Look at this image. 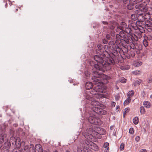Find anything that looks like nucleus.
Wrapping results in <instances>:
<instances>
[{"mask_svg":"<svg viewBox=\"0 0 152 152\" xmlns=\"http://www.w3.org/2000/svg\"><path fill=\"white\" fill-rule=\"evenodd\" d=\"M94 60L97 62V64H95L93 61L88 62V64L92 66H94L97 70L93 72V75L91 78L94 81V84L98 86L96 87V92H102V90L101 88L104 84L102 80L104 79V77L106 76L104 74H103L104 69H111V66L115 64V62L113 60L109 59L105 60L103 57H102L98 55H96L94 56Z\"/></svg>","mask_w":152,"mask_h":152,"instance_id":"1","label":"nucleus"},{"mask_svg":"<svg viewBox=\"0 0 152 152\" xmlns=\"http://www.w3.org/2000/svg\"><path fill=\"white\" fill-rule=\"evenodd\" d=\"M91 99L86 94V99H88V101L86 100V103L90 104L93 106L91 108L92 111L99 115H105L107 113V112L102 109L104 106L102 104L96 100L91 101Z\"/></svg>","mask_w":152,"mask_h":152,"instance_id":"2","label":"nucleus"},{"mask_svg":"<svg viewBox=\"0 0 152 152\" xmlns=\"http://www.w3.org/2000/svg\"><path fill=\"white\" fill-rule=\"evenodd\" d=\"M98 48L96 50V53L97 54H99V56H101L104 58L106 60L107 58H110L109 54L107 51V49L108 48V46L104 45L103 46L101 44H99L98 45Z\"/></svg>","mask_w":152,"mask_h":152,"instance_id":"3","label":"nucleus"},{"mask_svg":"<svg viewBox=\"0 0 152 152\" xmlns=\"http://www.w3.org/2000/svg\"><path fill=\"white\" fill-rule=\"evenodd\" d=\"M109 47L110 49L114 51L113 53L109 54L110 58H107V59H109L111 61L113 60L115 62L114 60L116 57L118 56L117 49V46H116L115 42L113 41H110L108 44Z\"/></svg>","mask_w":152,"mask_h":152,"instance_id":"4","label":"nucleus"},{"mask_svg":"<svg viewBox=\"0 0 152 152\" xmlns=\"http://www.w3.org/2000/svg\"><path fill=\"white\" fill-rule=\"evenodd\" d=\"M95 130V138H101V135H104L105 134L106 131L103 129L99 127H96L94 128Z\"/></svg>","mask_w":152,"mask_h":152,"instance_id":"5","label":"nucleus"},{"mask_svg":"<svg viewBox=\"0 0 152 152\" xmlns=\"http://www.w3.org/2000/svg\"><path fill=\"white\" fill-rule=\"evenodd\" d=\"M95 130H94L92 128H89L88 129L86 130V138L88 139V138L92 139L93 137L95 138Z\"/></svg>","mask_w":152,"mask_h":152,"instance_id":"6","label":"nucleus"},{"mask_svg":"<svg viewBox=\"0 0 152 152\" xmlns=\"http://www.w3.org/2000/svg\"><path fill=\"white\" fill-rule=\"evenodd\" d=\"M90 148L94 151H97L98 149V146L97 145L90 141H87L86 142V148Z\"/></svg>","mask_w":152,"mask_h":152,"instance_id":"7","label":"nucleus"},{"mask_svg":"<svg viewBox=\"0 0 152 152\" xmlns=\"http://www.w3.org/2000/svg\"><path fill=\"white\" fill-rule=\"evenodd\" d=\"M135 6V8L136 9H138L137 11L138 13L140 11L145 12L146 10V7L142 4H137Z\"/></svg>","mask_w":152,"mask_h":152,"instance_id":"8","label":"nucleus"},{"mask_svg":"<svg viewBox=\"0 0 152 152\" xmlns=\"http://www.w3.org/2000/svg\"><path fill=\"white\" fill-rule=\"evenodd\" d=\"M138 15V19H139L141 22H143L144 21L145 22L146 20H148L147 19L148 17L149 18L150 17V15L148 14H147V12H146V13H144V14L142 13H140Z\"/></svg>","mask_w":152,"mask_h":152,"instance_id":"9","label":"nucleus"},{"mask_svg":"<svg viewBox=\"0 0 152 152\" xmlns=\"http://www.w3.org/2000/svg\"><path fill=\"white\" fill-rule=\"evenodd\" d=\"M132 27L134 29H136L137 28L135 23L134 25L133 24H132V25H129L123 31L128 34H132Z\"/></svg>","mask_w":152,"mask_h":152,"instance_id":"10","label":"nucleus"},{"mask_svg":"<svg viewBox=\"0 0 152 152\" xmlns=\"http://www.w3.org/2000/svg\"><path fill=\"white\" fill-rule=\"evenodd\" d=\"M10 144L9 142H5L3 145V148L1 149V152H8Z\"/></svg>","mask_w":152,"mask_h":152,"instance_id":"11","label":"nucleus"},{"mask_svg":"<svg viewBox=\"0 0 152 152\" xmlns=\"http://www.w3.org/2000/svg\"><path fill=\"white\" fill-rule=\"evenodd\" d=\"M132 47H132V46H131V48L132 50H131L130 53H129V57H127L128 58H130L131 56L132 57H134L135 56V51H136V50H138L137 49H136L134 45L132 46Z\"/></svg>","mask_w":152,"mask_h":152,"instance_id":"12","label":"nucleus"},{"mask_svg":"<svg viewBox=\"0 0 152 152\" xmlns=\"http://www.w3.org/2000/svg\"><path fill=\"white\" fill-rule=\"evenodd\" d=\"M136 4L134 1L133 0H129V4L127 6V8L129 10L133 9L135 7L134 5Z\"/></svg>","mask_w":152,"mask_h":152,"instance_id":"13","label":"nucleus"},{"mask_svg":"<svg viewBox=\"0 0 152 152\" xmlns=\"http://www.w3.org/2000/svg\"><path fill=\"white\" fill-rule=\"evenodd\" d=\"M142 33L139 30L136 31L134 34H133L134 36L136 37V39L138 40V39H140L142 37Z\"/></svg>","mask_w":152,"mask_h":152,"instance_id":"14","label":"nucleus"},{"mask_svg":"<svg viewBox=\"0 0 152 152\" xmlns=\"http://www.w3.org/2000/svg\"><path fill=\"white\" fill-rule=\"evenodd\" d=\"M128 26L126 23L122 22L121 23L120 25L118 26V28H119L121 30L124 31Z\"/></svg>","mask_w":152,"mask_h":152,"instance_id":"15","label":"nucleus"},{"mask_svg":"<svg viewBox=\"0 0 152 152\" xmlns=\"http://www.w3.org/2000/svg\"><path fill=\"white\" fill-rule=\"evenodd\" d=\"M35 152L37 151V152H43L42 146L40 144L36 145L35 147Z\"/></svg>","mask_w":152,"mask_h":152,"instance_id":"16","label":"nucleus"},{"mask_svg":"<svg viewBox=\"0 0 152 152\" xmlns=\"http://www.w3.org/2000/svg\"><path fill=\"white\" fill-rule=\"evenodd\" d=\"M94 120L93 124L99 125L102 124V122L101 121L100 119L98 118L95 117Z\"/></svg>","mask_w":152,"mask_h":152,"instance_id":"17","label":"nucleus"},{"mask_svg":"<svg viewBox=\"0 0 152 152\" xmlns=\"http://www.w3.org/2000/svg\"><path fill=\"white\" fill-rule=\"evenodd\" d=\"M145 26L148 27H151L152 26V18H150L148 20H146L145 22Z\"/></svg>","mask_w":152,"mask_h":152,"instance_id":"18","label":"nucleus"},{"mask_svg":"<svg viewBox=\"0 0 152 152\" xmlns=\"http://www.w3.org/2000/svg\"><path fill=\"white\" fill-rule=\"evenodd\" d=\"M117 49H118L119 51H121L122 50L123 53H126L128 52V48H120L119 45H117Z\"/></svg>","mask_w":152,"mask_h":152,"instance_id":"19","label":"nucleus"},{"mask_svg":"<svg viewBox=\"0 0 152 152\" xmlns=\"http://www.w3.org/2000/svg\"><path fill=\"white\" fill-rule=\"evenodd\" d=\"M93 84L91 82H86V89H90L92 88Z\"/></svg>","mask_w":152,"mask_h":152,"instance_id":"20","label":"nucleus"},{"mask_svg":"<svg viewBox=\"0 0 152 152\" xmlns=\"http://www.w3.org/2000/svg\"><path fill=\"white\" fill-rule=\"evenodd\" d=\"M120 43L122 45V48H128L127 43L123 39H120Z\"/></svg>","mask_w":152,"mask_h":152,"instance_id":"21","label":"nucleus"},{"mask_svg":"<svg viewBox=\"0 0 152 152\" xmlns=\"http://www.w3.org/2000/svg\"><path fill=\"white\" fill-rule=\"evenodd\" d=\"M146 11L145 12H147V14H148L149 15H152V8H147L146 7Z\"/></svg>","mask_w":152,"mask_h":152,"instance_id":"22","label":"nucleus"},{"mask_svg":"<svg viewBox=\"0 0 152 152\" xmlns=\"http://www.w3.org/2000/svg\"><path fill=\"white\" fill-rule=\"evenodd\" d=\"M95 117L94 116H90L88 118V121L90 122L91 124H93L94 122V121L95 120L94 119H95Z\"/></svg>","mask_w":152,"mask_h":152,"instance_id":"23","label":"nucleus"},{"mask_svg":"<svg viewBox=\"0 0 152 152\" xmlns=\"http://www.w3.org/2000/svg\"><path fill=\"white\" fill-rule=\"evenodd\" d=\"M130 42H134V41H137L138 40L136 39V37L134 36L133 34H132V35H130Z\"/></svg>","mask_w":152,"mask_h":152,"instance_id":"24","label":"nucleus"},{"mask_svg":"<svg viewBox=\"0 0 152 152\" xmlns=\"http://www.w3.org/2000/svg\"><path fill=\"white\" fill-rule=\"evenodd\" d=\"M130 35L129 36H127L126 37H125L124 39H123L128 44L130 42Z\"/></svg>","mask_w":152,"mask_h":152,"instance_id":"25","label":"nucleus"},{"mask_svg":"<svg viewBox=\"0 0 152 152\" xmlns=\"http://www.w3.org/2000/svg\"><path fill=\"white\" fill-rule=\"evenodd\" d=\"M134 94V91H131L129 92L127 94V96L128 98H130L132 97Z\"/></svg>","mask_w":152,"mask_h":152,"instance_id":"26","label":"nucleus"},{"mask_svg":"<svg viewBox=\"0 0 152 152\" xmlns=\"http://www.w3.org/2000/svg\"><path fill=\"white\" fill-rule=\"evenodd\" d=\"M143 105L146 108H149L150 107V103L148 101H145L143 103Z\"/></svg>","mask_w":152,"mask_h":152,"instance_id":"27","label":"nucleus"},{"mask_svg":"<svg viewBox=\"0 0 152 152\" xmlns=\"http://www.w3.org/2000/svg\"><path fill=\"white\" fill-rule=\"evenodd\" d=\"M131 18L132 20L135 21L137 19H138V16L137 17V15L136 14H133L131 15Z\"/></svg>","mask_w":152,"mask_h":152,"instance_id":"28","label":"nucleus"},{"mask_svg":"<svg viewBox=\"0 0 152 152\" xmlns=\"http://www.w3.org/2000/svg\"><path fill=\"white\" fill-rule=\"evenodd\" d=\"M131 101V99L129 98H127V99L125 101L124 103V105H126L128 104Z\"/></svg>","mask_w":152,"mask_h":152,"instance_id":"29","label":"nucleus"},{"mask_svg":"<svg viewBox=\"0 0 152 152\" xmlns=\"http://www.w3.org/2000/svg\"><path fill=\"white\" fill-rule=\"evenodd\" d=\"M133 121L134 124H137L138 123L139 120L138 117H135L133 120Z\"/></svg>","mask_w":152,"mask_h":152,"instance_id":"30","label":"nucleus"},{"mask_svg":"<svg viewBox=\"0 0 152 152\" xmlns=\"http://www.w3.org/2000/svg\"><path fill=\"white\" fill-rule=\"evenodd\" d=\"M140 113L141 114H144L145 113V110L143 106H141L140 107Z\"/></svg>","mask_w":152,"mask_h":152,"instance_id":"31","label":"nucleus"},{"mask_svg":"<svg viewBox=\"0 0 152 152\" xmlns=\"http://www.w3.org/2000/svg\"><path fill=\"white\" fill-rule=\"evenodd\" d=\"M120 34L121 36V37L123 38L124 39V38H125V37H126L127 36L125 34L123 31L120 32Z\"/></svg>","mask_w":152,"mask_h":152,"instance_id":"32","label":"nucleus"},{"mask_svg":"<svg viewBox=\"0 0 152 152\" xmlns=\"http://www.w3.org/2000/svg\"><path fill=\"white\" fill-rule=\"evenodd\" d=\"M109 24H110V25H113L115 26H116L117 25V23L114 21H110L109 23Z\"/></svg>","mask_w":152,"mask_h":152,"instance_id":"33","label":"nucleus"},{"mask_svg":"<svg viewBox=\"0 0 152 152\" xmlns=\"http://www.w3.org/2000/svg\"><path fill=\"white\" fill-rule=\"evenodd\" d=\"M121 37V36L120 34H117L116 36V38L117 39V40L115 41V43L118 44V43L119 44H120L119 41H118V39H119L120 38V37Z\"/></svg>","mask_w":152,"mask_h":152,"instance_id":"34","label":"nucleus"},{"mask_svg":"<svg viewBox=\"0 0 152 152\" xmlns=\"http://www.w3.org/2000/svg\"><path fill=\"white\" fill-rule=\"evenodd\" d=\"M129 108H126L124 110V117L125 115H126L127 113L129 111Z\"/></svg>","mask_w":152,"mask_h":152,"instance_id":"35","label":"nucleus"},{"mask_svg":"<svg viewBox=\"0 0 152 152\" xmlns=\"http://www.w3.org/2000/svg\"><path fill=\"white\" fill-rule=\"evenodd\" d=\"M120 82L123 83H125L126 82V79L124 77L121 78L120 80Z\"/></svg>","mask_w":152,"mask_h":152,"instance_id":"36","label":"nucleus"},{"mask_svg":"<svg viewBox=\"0 0 152 152\" xmlns=\"http://www.w3.org/2000/svg\"><path fill=\"white\" fill-rule=\"evenodd\" d=\"M144 1H143V3H144L143 5H145V6L148 4L150 0H143Z\"/></svg>","mask_w":152,"mask_h":152,"instance_id":"37","label":"nucleus"},{"mask_svg":"<svg viewBox=\"0 0 152 152\" xmlns=\"http://www.w3.org/2000/svg\"><path fill=\"white\" fill-rule=\"evenodd\" d=\"M143 43L144 46L145 47L147 46L148 45V42L145 39H144L143 40Z\"/></svg>","mask_w":152,"mask_h":152,"instance_id":"38","label":"nucleus"},{"mask_svg":"<svg viewBox=\"0 0 152 152\" xmlns=\"http://www.w3.org/2000/svg\"><path fill=\"white\" fill-rule=\"evenodd\" d=\"M124 147V144L123 143L121 144L120 146V149L121 151H123Z\"/></svg>","mask_w":152,"mask_h":152,"instance_id":"39","label":"nucleus"},{"mask_svg":"<svg viewBox=\"0 0 152 152\" xmlns=\"http://www.w3.org/2000/svg\"><path fill=\"white\" fill-rule=\"evenodd\" d=\"M108 26L109 28H110V29L112 30L114 29L115 27V26L113 25H110V24H108Z\"/></svg>","mask_w":152,"mask_h":152,"instance_id":"40","label":"nucleus"},{"mask_svg":"<svg viewBox=\"0 0 152 152\" xmlns=\"http://www.w3.org/2000/svg\"><path fill=\"white\" fill-rule=\"evenodd\" d=\"M129 133L131 134H133L134 132V129L132 128H130L129 129Z\"/></svg>","mask_w":152,"mask_h":152,"instance_id":"41","label":"nucleus"},{"mask_svg":"<svg viewBox=\"0 0 152 152\" xmlns=\"http://www.w3.org/2000/svg\"><path fill=\"white\" fill-rule=\"evenodd\" d=\"M102 42L104 44H106L107 43L108 41L107 39H102Z\"/></svg>","mask_w":152,"mask_h":152,"instance_id":"42","label":"nucleus"},{"mask_svg":"<svg viewBox=\"0 0 152 152\" xmlns=\"http://www.w3.org/2000/svg\"><path fill=\"white\" fill-rule=\"evenodd\" d=\"M143 0H134V2H135L136 4L138 3L141 1H142Z\"/></svg>","mask_w":152,"mask_h":152,"instance_id":"43","label":"nucleus"},{"mask_svg":"<svg viewBox=\"0 0 152 152\" xmlns=\"http://www.w3.org/2000/svg\"><path fill=\"white\" fill-rule=\"evenodd\" d=\"M106 37L107 39H110L111 38L110 35L109 34H107L106 36Z\"/></svg>","mask_w":152,"mask_h":152,"instance_id":"44","label":"nucleus"},{"mask_svg":"<svg viewBox=\"0 0 152 152\" xmlns=\"http://www.w3.org/2000/svg\"><path fill=\"white\" fill-rule=\"evenodd\" d=\"M135 64L137 66H139L142 64V62H140L139 63V62H137Z\"/></svg>","mask_w":152,"mask_h":152,"instance_id":"45","label":"nucleus"},{"mask_svg":"<svg viewBox=\"0 0 152 152\" xmlns=\"http://www.w3.org/2000/svg\"><path fill=\"white\" fill-rule=\"evenodd\" d=\"M141 80H138L136 81V83L137 84H138V85H139L140 83H141Z\"/></svg>","mask_w":152,"mask_h":152,"instance_id":"46","label":"nucleus"},{"mask_svg":"<svg viewBox=\"0 0 152 152\" xmlns=\"http://www.w3.org/2000/svg\"><path fill=\"white\" fill-rule=\"evenodd\" d=\"M140 138V137L138 136L136 137L135 140L137 142H138Z\"/></svg>","mask_w":152,"mask_h":152,"instance_id":"47","label":"nucleus"},{"mask_svg":"<svg viewBox=\"0 0 152 152\" xmlns=\"http://www.w3.org/2000/svg\"><path fill=\"white\" fill-rule=\"evenodd\" d=\"M123 2L124 4H126L128 2L129 0H121Z\"/></svg>","mask_w":152,"mask_h":152,"instance_id":"48","label":"nucleus"},{"mask_svg":"<svg viewBox=\"0 0 152 152\" xmlns=\"http://www.w3.org/2000/svg\"><path fill=\"white\" fill-rule=\"evenodd\" d=\"M13 152H20V151L18 149H17V148H15L13 150Z\"/></svg>","mask_w":152,"mask_h":152,"instance_id":"49","label":"nucleus"},{"mask_svg":"<svg viewBox=\"0 0 152 152\" xmlns=\"http://www.w3.org/2000/svg\"><path fill=\"white\" fill-rule=\"evenodd\" d=\"M4 142V138L3 137L0 138V142L2 143Z\"/></svg>","mask_w":152,"mask_h":152,"instance_id":"50","label":"nucleus"},{"mask_svg":"<svg viewBox=\"0 0 152 152\" xmlns=\"http://www.w3.org/2000/svg\"><path fill=\"white\" fill-rule=\"evenodd\" d=\"M140 152H146L147 151L146 149H141L140 150Z\"/></svg>","mask_w":152,"mask_h":152,"instance_id":"51","label":"nucleus"},{"mask_svg":"<svg viewBox=\"0 0 152 152\" xmlns=\"http://www.w3.org/2000/svg\"><path fill=\"white\" fill-rule=\"evenodd\" d=\"M115 105V103L114 102H112L111 103V105L113 107H114Z\"/></svg>","mask_w":152,"mask_h":152,"instance_id":"52","label":"nucleus"},{"mask_svg":"<svg viewBox=\"0 0 152 152\" xmlns=\"http://www.w3.org/2000/svg\"><path fill=\"white\" fill-rule=\"evenodd\" d=\"M102 23L104 24H107V25L108 24H108H109V23H107L106 21H102Z\"/></svg>","mask_w":152,"mask_h":152,"instance_id":"53","label":"nucleus"},{"mask_svg":"<svg viewBox=\"0 0 152 152\" xmlns=\"http://www.w3.org/2000/svg\"><path fill=\"white\" fill-rule=\"evenodd\" d=\"M151 82H152V77L150 79L148 80V83H150Z\"/></svg>","mask_w":152,"mask_h":152,"instance_id":"54","label":"nucleus"},{"mask_svg":"<svg viewBox=\"0 0 152 152\" xmlns=\"http://www.w3.org/2000/svg\"><path fill=\"white\" fill-rule=\"evenodd\" d=\"M109 144L108 143H105L104 144V146L107 147L108 145Z\"/></svg>","mask_w":152,"mask_h":152,"instance_id":"55","label":"nucleus"},{"mask_svg":"<svg viewBox=\"0 0 152 152\" xmlns=\"http://www.w3.org/2000/svg\"><path fill=\"white\" fill-rule=\"evenodd\" d=\"M90 74V72H88V71L87 72V74L86 73V77L87 76V75L88 76V75H89Z\"/></svg>","mask_w":152,"mask_h":152,"instance_id":"56","label":"nucleus"},{"mask_svg":"<svg viewBox=\"0 0 152 152\" xmlns=\"http://www.w3.org/2000/svg\"><path fill=\"white\" fill-rule=\"evenodd\" d=\"M103 28L104 29H107V28H109L108 26V27H106L105 26H104Z\"/></svg>","mask_w":152,"mask_h":152,"instance_id":"57","label":"nucleus"},{"mask_svg":"<svg viewBox=\"0 0 152 152\" xmlns=\"http://www.w3.org/2000/svg\"><path fill=\"white\" fill-rule=\"evenodd\" d=\"M5 8H7V3H6L5 4Z\"/></svg>","mask_w":152,"mask_h":152,"instance_id":"58","label":"nucleus"},{"mask_svg":"<svg viewBox=\"0 0 152 152\" xmlns=\"http://www.w3.org/2000/svg\"><path fill=\"white\" fill-rule=\"evenodd\" d=\"M83 135L85 137V133H83Z\"/></svg>","mask_w":152,"mask_h":152,"instance_id":"59","label":"nucleus"},{"mask_svg":"<svg viewBox=\"0 0 152 152\" xmlns=\"http://www.w3.org/2000/svg\"><path fill=\"white\" fill-rule=\"evenodd\" d=\"M134 73L136 75H137V72H135H135H134Z\"/></svg>","mask_w":152,"mask_h":152,"instance_id":"60","label":"nucleus"},{"mask_svg":"<svg viewBox=\"0 0 152 152\" xmlns=\"http://www.w3.org/2000/svg\"><path fill=\"white\" fill-rule=\"evenodd\" d=\"M18 9H16V12H17V11H18Z\"/></svg>","mask_w":152,"mask_h":152,"instance_id":"61","label":"nucleus"},{"mask_svg":"<svg viewBox=\"0 0 152 152\" xmlns=\"http://www.w3.org/2000/svg\"><path fill=\"white\" fill-rule=\"evenodd\" d=\"M1 146H2V145L1 144H0V148H1Z\"/></svg>","mask_w":152,"mask_h":152,"instance_id":"62","label":"nucleus"},{"mask_svg":"<svg viewBox=\"0 0 152 152\" xmlns=\"http://www.w3.org/2000/svg\"><path fill=\"white\" fill-rule=\"evenodd\" d=\"M150 97L151 98H152V94L151 96Z\"/></svg>","mask_w":152,"mask_h":152,"instance_id":"63","label":"nucleus"},{"mask_svg":"<svg viewBox=\"0 0 152 152\" xmlns=\"http://www.w3.org/2000/svg\"><path fill=\"white\" fill-rule=\"evenodd\" d=\"M66 152H69V151H66Z\"/></svg>","mask_w":152,"mask_h":152,"instance_id":"64","label":"nucleus"}]
</instances>
